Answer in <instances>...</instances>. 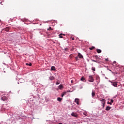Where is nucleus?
<instances>
[{
	"mask_svg": "<svg viewBox=\"0 0 124 124\" xmlns=\"http://www.w3.org/2000/svg\"><path fill=\"white\" fill-rule=\"evenodd\" d=\"M112 86H113V87H117V86H118V84H117V82H114L112 83Z\"/></svg>",
	"mask_w": 124,
	"mask_h": 124,
	"instance_id": "nucleus-5",
	"label": "nucleus"
},
{
	"mask_svg": "<svg viewBox=\"0 0 124 124\" xmlns=\"http://www.w3.org/2000/svg\"><path fill=\"white\" fill-rule=\"evenodd\" d=\"M100 101L101 102V103L102 104V106L103 107V108H104V106H105V99H103L101 100Z\"/></svg>",
	"mask_w": 124,
	"mask_h": 124,
	"instance_id": "nucleus-1",
	"label": "nucleus"
},
{
	"mask_svg": "<svg viewBox=\"0 0 124 124\" xmlns=\"http://www.w3.org/2000/svg\"><path fill=\"white\" fill-rule=\"evenodd\" d=\"M18 80H19V81H21V80H23V78H18Z\"/></svg>",
	"mask_w": 124,
	"mask_h": 124,
	"instance_id": "nucleus-28",
	"label": "nucleus"
},
{
	"mask_svg": "<svg viewBox=\"0 0 124 124\" xmlns=\"http://www.w3.org/2000/svg\"><path fill=\"white\" fill-rule=\"evenodd\" d=\"M111 107H109V106H107L106 108V111H109V110H110V109H111Z\"/></svg>",
	"mask_w": 124,
	"mask_h": 124,
	"instance_id": "nucleus-6",
	"label": "nucleus"
},
{
	"mask_svg": "<svg viewBox=\"0 0 124 124\" xmlns=\"http://www.w3.org/2000/svg\"><path fill=\"white\" fill-rule=\"evenodd\" d=\"M94 48H95L94 46H92L91 47H90L89 49H90V50H93V49H94Z\"/></svg>",
	"mask_w": 124,
	"mask_h": 124,
	"instance_id": "nucleus-19",
	"label": "nucleus"
},
{
	"mask_svg": "<svg viewBox=\"0 0 124 124\" xmlns=\"http://www.w3.org/2000/svg\"><path fill=\"white\" fill-rule=\"evenodd\" d=\"M96 52H97V53H98V54H100V53H101L102 51L101 49H97Z\"/></svg>",
	"mask_w": 124,
	"mask_h": 124,
	"instance_id": "nucleus-9",
	"label": "nucleus"
},
{
	"mask_svg": "<svg viewBox=\"0 0 124 124\" xmlns=\"http://www.w3.org/2000/svg\"><path fill=\"white\" fill-rule=\"evenodd\" d=\"M4 30L6 31H9L10 28L9 27H6Z\"/></svg>",
	"mask_w": 124,
	"mask_h": 124,
	"instance_id": "nucleus-13",
	"label": "nucleus"
},
{
	"mask_svg": "<svg viewBox=\"0 0 124 124\" xmlns=\"http://www.w3.org/2000/svg\"><path fill=\"white\" fill-rule=\"evenodd\" d=\"M71 116H72L73 117H76V114H75V113L74 112H72L71 114Z\"/></svg>",
	"mask_w": 124,
	"mask_h": 124,
	"instance_id": "nucleus-16",
	"label": "nucleus"
},
{
	"mask_svg": "<svg viewBox=\"0 0 124 124\" xmlns=\"http://www.w3.org/2000/svg\"><path fill=\"white\" fill-rule=\"evenodd\" d=\"M95 58H96V60H100V58H99L97 56H95Z\"/></svg>",
	"mask_w": 124,
	"mask_h": 124,
	"instance_id": "nucleus-21",
	"label": "nucleus"
},
{
	"mask_svg": "<svg viewBox=\"0 0 124 124\" xmlns=\"http://www.w3.org/2000/svg\"><path fill=\"white\" fill-rule=\"evenodd\" d=\"M51 70H52V71L56 70V67H55V66H51Z\"/></svg>",
	"mask_w": 124,
	"mask_h": 124,
	"instance_id": "nucleus-11",
	"label": "nucleus"
},
{
	"mask_svg": "<svg viewBox=\"0 0 124 124\" xmlns=\"http://www.w3.org/2000/svg\"><path fill=\"white\" fill-rule=\"evenodd\" d=\"M63 89V86L62 85V84H60L57 88V90H62Z\"/></svg>",
	"mask_w": 124,
	"mask_h": 124,
	"instance_id": "nucleus-2",
	"label": "nucleus"
},
{
	"mask_svg": "<svg viewBox=\"0 0 124 124\" xmlns=\"http://www.w3.org/2000/svg\"><path fill=\"white\" fill-rule=\"evenodd\" d=\"M78 57H79V59H82L83 55H82V54L80 53H78Z\"/></svg>",
	"mask_w": 124,
	"mask_h": 124,
	"instance_id": "nucleus-10",
	"label": "nucleus"
},
{
	"mask_svg": "<svg viewBox=\"0 0 124 124\" xmlns=\"http://www.w3.org/2000/svg\"><path fill=\"white\" fill-rule=\"evenodd\" d=\"M92 62H97V63H99V62L97 60H93Z\"/></svg>",
	"mask_w": 124,
	"mask_h": 124,
	"instance_id": "nucleus-18",
	"label": "nucleus"
},
{
	"mask_svg": "<svg viewBox=\"0 0 124 124\" xmlns=\"http://www.w3.org/2000/svg\"><path fill=\"white\" fill-rule=\"evenodd\" d=\"M105 60H106L107 62H108V59H106Z\"/></svg>",
	"mask_w": 124,
	"mask_h": 124,
	"instance_id": "nucleus-30",
	"label": "nucleus"
},
{
	"mask_svg": "<svg viewBox=\"0 0 124 124\" xmlns=\"http://www.w3.org/2000/svg\"><path fill=\"white\" fill-rule=\"evenodd\" d=\"M92 97H94V96H95V93H94L93 91L92 93Z\"/></svg>",
	"mask_w": 124,
	"mask_h": 124,
	"instance_id": "nucleus-12",
	"label": "nucleus"
},
{
	"mask_svg": "<svg viewBox=\"0 0 124 124\" xmlns=\"http://www.w3.org/2000/svg\"><path fill=\"white\" fill-rule=\"evenodd\" d=\"M58 124H62V123H59Z\"/></svg>",
	"mask_w": 124,
	"mask_h": 124,
	"instance_id": "nucleus-34",
	"label": "nucleus"
},
{
	"mask_svg": "<svg viewBox=\"0 0 124 124\" xmlns=\"http://www.w3.org/2000/svg\"><path fill=\"white\" fill-rule=\"evenodd\" d=\"M80 80L81 81H83V82L86 81V79L85 78H81Z\"/></svg>",
	"mask_w": 124,
	"mask_h": 124,
	"instance_id": "nucleus-20",
	"label": "nucleus"
},
{
	"mask_svg": "<svg viewBox=\"0 0 124 124\" xmlns=\"http://www.w3.org/2000/svg\"><path fill=\"white\" fill-rule=\"evenodd\" d=\"M62 33H61L59 34V38H63L62 36Z\"/></svg>",
	"mask_w": 124,
	"mask_h": 124,
	"instance_id": "nucleus-17",
	"label": "nucleus"
},
{
	"mask_svg": "<svg viewBox=\"0 0 124 124\" xmlns=\"http://www.w3.org/2000/svg\"><path fill=\"white\" fill-rule=\"evenodd\" d=\"M81 78H84V77H81Z\"/></svg>",
	"mask_w": 124,
	"mask_h": 124,
	"instance_id": "nucleus-35",
	"label": "nucleus"
},
{
	"mask_svg": "<svg viewBox=\"0 0 124 124\" xmlns=\"http://www.w3.org/2000/svg\"><path fill=\"white\" fill-rule=\"evenodd\" d=\"M62 35L65 36V34H62Z\"/></svg>",
	"mask_w": 124,
	"mask_h": 124,
	"instance_id": "nucleus-32",
	"label": "nucleus"
},
{
	"mask_svg": "<svg viewBox=\"0 0 124 124\" xmlns=\"http://www.w3.org/2000/svg\"><path fill=\"white\" fill-rule=\"evenodd\" d=\"M92 70L93 71H95V68L94 67H92Z\"/></svg>",
	"mask_w": 124,
	"mask_h": 124,
	"instance_id": "nucleus-22",
	"label": "nucleus"
},
{
	"mask_svg": "<svg viewBox=\"0 0 124 124\" xmlns=\"http://www.w3.org/2000/svg\"><path fill=\"white\" fill-rule=\"evenodd\" d=\"M110 102H111V103H113V102H114V100H113V99H111V100H110Z\"/></svg>",
	"mask_w": 124,
	"mask_h": 124,
	"instance_id": "nucleus-24",
	"label": "nucleus"
},
{
	"mask_svg": "<svg viewBox=\"0 0 124 124\" xmlns=\"http://www.w3.org/2000/svg\"><path fill=\"white\" fill-rule=\"evenodd\" d=\"M72 40H75V39L74 38V37L72 38Z\"/></svg>",
	"mask_w": 124,
	"mask_h": 124,
	"instance_id": "nucleus-29",
	"label": "nucleus"
},
{
	"mask_svg": "<svg viewBox=\"0 0 124 124\" xmlns=\"http://www.w3.org/2000/svg\"><path fill=\"white\" fill-rule=\"evenodd\" d=\"M62 98H61V97H58L57 98V101H59V102H62Z\"/></svg>",
	"mask_w": 124,
	"mask_h": 124,
	"instance_id": "nucleus-7",
	"label": "nucleus"
},
{
	"mask_svg": "<svg viewBox=\"0 0 124 124\" xmlns=\"http://www.w3.org/2000/svg\"><path fill=\"white\" fill-rule=\"evenodd\" d=\"M89 82H93V78H90L89 79Z\"/></svg>",
	"mask_w": 124,
	"mask_h": 124,
	"instance_id": "nucleus-14",
	"label": "nucleus"
},
{
	"mask_svg": "<svg viewBox=\"0 0 124 124\" xmlns=\"http://www.w3.org/2000/svg\"><path fill=\"white\" fill-rule=\"evenodd\" d=\"M68 93H70V90L67 91Z\"/></svg>",
	"mask_w": 124,
	"mask_h": 124,
	"instance_id": "nucleus-31",
	"label": "nucleus"
},
{
	"mask_svg": "<svg viewBox=\"0 0 124 124\" xmlns=\"http://www.w3.org/2000/svg\"><path fill=\"white\" fill-rule=\"evenodd\" d=\"M60 81H57L56 83V85H60Z\"/></svg>",
	"mask_w": 124,
	"mask_h": 124,
	"instance_id": "nucleus-23",
	"label": "nucleus"
},
{
	"mask_svg": "<svg viewBox=\"0 0 124 124\" xmlns=\"http://www.w3.org/2000/svg\"><path fill=\"white\" fill-rule=\"evenodd\" d=\"M109 102H108V104ZM109 104H110V105H112V103L110 102V103H109Z\"/></svg>",
	"mask_w": 124,
	"mask_h": 124,
	"instance_id": "nucleus-27",
	"label": "nucleus"
},
{
	"mask_svg": "<svg viewBox=\"0 0 124 124\" xmlns=\"http://www.w3.org/2000/svg\"><path fill=\"white\" fill-rule=\"evenodd\" d=\"M1 100H3V101H4L7 99V97L6 96H3L1 98Z\"/></svg>",
	"mask_w": 124,
	"mask_h": 124,
	"instance_id": "nucleus-3",
	"label": "nucleus"
},
{
	"mask_svg": "<svg viewBox=\"0 0 124 124\" xmlns=\"http://www.w3.org/2000/svg\"><path fill=\"white\" fill-rule=\"evenodd\" d=\"M49 79H50V80H53V78H49Z\"/></svg>",
	"mask_w": 124,
	"mask_h": 124,
	"instance_id": "nucleus-33",
	"label": "nucleus"
},
{
	"mask_svg": "<svg viewBox=\"0 0 124 124\" xmlns=\"http://www.w3.org/2000/svg\"><path fill=\"white\" fill-rule=\"evenodd\" d=\"M26 65H29V66H31V65H32V64H31V63H26Z\"/></svg>",
	"mask_w": 124,
	"mask_h": 124,
	"instance_id": "nucleus-15",
	"label": "nucleus"
},
{
	"mask_svg": "<svg viewBox=\"0 0 124 124\" xmlns=\"http://www.w3.org/2000/svg\"><path fill=\"white\" fill-rule=\"evenodd\" d=\"M83 115L84 116H87V113L86 112H83Z\"/></svg>",
	"mask_w": 124,
	"mask_h": 124,
	"instance_id": "nucleus-25",
	"label": "nucleus"
},
{
	"mask_svg": "<svg viewBox=\"0 0 124 124\" xmlns=\"http://www.w3.org/2000/svg\"><path fill=\"white\" fill-rule=\"evenodd\" d=\"M65 94H66V92H64L62 93L61 96L62 97H63L64 95H65Z\"/></svg>",
	"mask_w": 124,
	"mask_h": 124,
	"instance_id": "nucleus-8",
	"label": "nucleus"
},
{
	"mask_svg": "<svg viewBox=\"0 0 124 124\" xmlns=\"http://www.w3.org/2000/svg\"><path fill=\"white\" fill-rule=\"evenodd\" d=\"M75 102H76V103H77V104L78 105H79V99H78V98H76V99H75Z\"/></svg>",
	"mask_w": 124,
	"mask_h": 124,
	"instance_id": "nucleus-4",
	"label": "nucleus"
},
{
	"mask_svg": "<svg viewBox=\"0 0 124 124\" xmlns=\"http://www.w3.org/2000/svg\"><path fill=\"white\" fill-rule=\"evenodd\" d=\"M20 82V83H22V82H21V81H19Z\"/></svg>",
	"mask_w": 124,
	"mask_h": 124,
	"instance_id": "nucleus-36",
	"label": "nucleus"
},
{
	"mask_svg": "<svg viewBox=\"0 0 124 124\" xmlns=\"http://www.w3.org/2000/svg\"><path fill=\"white\" fill-rule=\"evenodd\" d=\"M49 30H51L52 31L53 30V29L51 28V27H49V29H47V31H49Z\"/></svg>",
	"mask_w": 124,
	"mask_h": 124,
	"instance_id": "nucleus-26",
	"label": "nucleus"
}]
</instances>
